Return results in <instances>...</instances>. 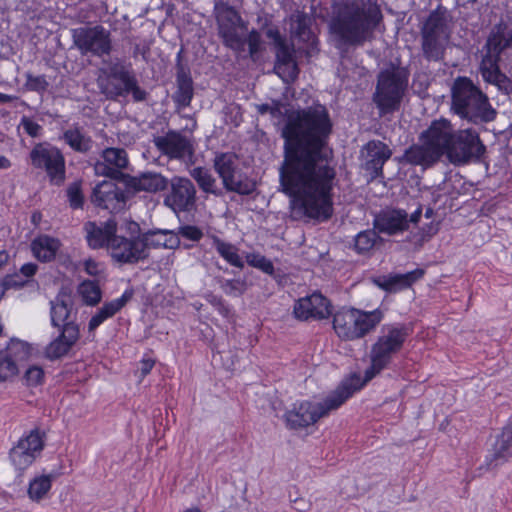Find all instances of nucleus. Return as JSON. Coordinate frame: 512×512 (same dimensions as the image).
Here are the masks:
<instances>
[{
    "instance_id": "obj_27",
    "label": "nucleus",
    "mask_w": 512,
    "mask_h": 512,
    "mask_svg": "<svg viewBox=\"0 0 512 512\" xmlns=\"http://www.w3.org/2000/svg\"><path fill=\"white\" fill-rule=\"evenodd\" d=\"M84 228L86 231L87 243L89 247L93 249L103 247L110 249L112 240L117 235V222L114 218H109L100 225L95 222L88 221Z\"/></svg>"
},
{
    "instance_id": "obj_11",
    "label": "nucleus",
    "mask_w": 512,
    "mask_h": 512,
    "mask_svg": "<svg viewBox=\"0 0 512 512\" xmlns=\"http://www.w3.org/2000/svg\"><path fill=\"white\" fill-rule=\"evenodd\" d=\"M105 80L100 84L102 92L109 99L132 95L135 102L146 100L147 92L139 84L131 63L116 59L103 70Z\"/></svg>"
},
{
    "instance_id": "obj_15",
    "label": "nucleus",
    "mask_w": 512,
    "mask_h": 512,
    "mask_svg": "<svg viewBox=\"0 0 512 512\" xmlns=\"http://www.w3.org/2000/svg\"><path fill=\"white\" fill-rule=\"evenodd\" d=\"M266 36L273 41L275 49L274 70L285 80H295L300 69L296 61L294 44L288 42L277 27L269 28L266 31Z\"/></svg>"
},
{
    "instance_id": "obj_26",
    "label": "nucleus",
    "mask_w": 512,
    "mask_h": 512,
    "mask_svg": "<svg viewBox=\"0 0 512 512\" xmlns=\"http://www.w3.org/2000/svg\"><path fill=\"white\" fill-rule=\"evenodd\" d=\"M134 289L128 287L124 290L122 295L109 302H105L103 306L91 317L88 323V333L90 341L95 339V330L102 325L106 320L112 318L117 314L125 305L133 298Z\"/></svg>"
},
{
    "instance_id": "obj_40",
    "label": "nucleus",
    "mask_w": 512,
    "mask_h": 512,
    "mask_svg": "<svg viewBox=\"0 0 512 512\" xmlns=\"http://www.w3.org/2000/svg\"><path fill=\"white\" fill-rule=\"evenodd\" d=\"M440 40L441 38L422 36V51L427 60L439 61L443 58L444 49Z\"/></svg>"
},
{
    "instance_id": "obj_36",
    "label": "nucleus",
    "mask_w": 512,
    "mask_h": 512,
    "mask_svg": "<svg viewBox=\"0 0 512 512\" xmlns=\"http://www.w3.org/2000/svg\"><path fill=\"white\" fill-rule=\"evenodd\" d=\"M295 37L311 50H318V38L311 29L310 21L305 15L298 16L295 27Z\"/></svg>"
},
{
    "instance_id": "obj_44",
    "label": "nucleus",
    "mask_w": 512,
    "mask_h": 512,
    "mask_svg": "<svg viewBox=\"0 0 512 512\" xmlns=\"http://www.w3.org/2000/svg\"><path fill=\"white\" fill-rule=\"evenodd\" d=\"M66 143L78 152H87L91 147L90 140L78 130H66Z\"/></svg>"
},
{
    "instance_id": "obj_37",
    "label": "nucleus",
    "mask_w": 512,
    "mask_h": 512,
    "mask_svg": "<svg viewBox=\"0 0 512 512\" xmlns=\"http://www.w3.org/2000/svg\"><path fill=\"white\" fill-rule=\"evenodd\" d=\"M445 29L446 19L443 13L438 10H434L429 14L423 25L422 36L441 38L445 33Z\"/></svg>"
},
{
    "instance_id": "obj_2",
    "label": "nucleus",
    "mask_w": 512,
    "mask_h": 512,
    "mask_svg": "<svg viewBox=\"0 0 512 512\" xmlns=\"http://www.w3.org/2000/svg\"><path fill=\"white\" fill-rule=\"evenodd\" d=\"M382 20L383 14L377 4L341 0L332 4L328 28L339 46L359 47L373 39Z\"/></svg>"
},
{
    "instance_id": "obj_19",
    "label": "nucleus",
    "mask_w": 512,
    "mask_h": 512,
    "mask_svg": "<svg viewBox=\"0 0 512 512\" xmlns=\"http://www.w3.org/2000/svg\"><path fill=\"white\" fill-rule=\"evenodd\" d=\"M332 308L330 299L315 291L295 301L293 314L300 321L325 320L332 315Z\"/></svg>"
},
{
    "instance_id": "obj_64",
    "label": "nucleus",
    "mask_w": 512,
    "mask_h": 512,
    "mask_svg": "<svg viewBox=\"0 0 512 512\" xmlns=\"http://www.w3.org/2000/svg\"><path fill=\"white\" fill-rule=\"evenodd\" d=\"M184 512H201V511L199 508L193 507V508L186 509Z\"/></svg>"
},
{
    "instance_id": "obj_5",
    "label": "nucleus",
    "mask_w": 512,
    "mask_h": 512,
    "mask_svg": "<svg viewBox=\"0 0 512 512\" xmlns=\"http://www.w3.org/2000/svg\"><path fill=\"white\" fill-rule=\"evenodd\" d=\"M215 19L218 36L226 48L240 54L245 51L247 45L250 58L253 60L258 58L263 50L261 33L253 28L246 35L248 23L233 6L224 3L217 5Z\"/></svg>"
},
{
    "instance_id": "obj_54",
    "label": "nucleus",
    "mask_w": 512,
    "mask_h": 512,
    "mask_svg": "<svg viewBox=\"0 0 512 512\" xmlns=\"http://www.w3.org/2000/svg\"><path fill=\"white\" fill-rule=\"evenodd\" d=\"M258 111L261 114L269 113L273 117H279L282 113V105L279 102L273 104L264 103L259 106Z\"/></svg>"
},
{
    "instance_id": "obj_10",
    "label": "nucleus",
    "mask_w": 512,
    "mask_h": 512,
    "mask_svg": "<svg viewBox=\"0 0 512 512\" xmlns=\"http://www.w3.org/2000/svg\"><path fill=\"white\" fill-rule=\"evenodd\" d=\"M383 318L384 312L380 308L365 311L343 307L333 315L332 326L341 340L355 341L374 331Z\"/></svg>"
},
{
    "instance_id": "obj_14",
    "label": "nucleus",
    "mask_w": 512,
    "mask_h": 512,
    "mask_svg": "<svg viewBox=\"0 0 512 512\" xmlns=\"http://www.w3.org/2000/svg\"><path fill=\"white\" fill-rule=\"evenodd\" d=\"M29 158L34 168L47 173L51 183L61 185L64 182V156L60 148L48 142L37 143Z\"/></svg>"
},
{
    "instance_id": "obj_56",
    "label": "nucleus",
    "mask_w": 512,
    "mask_h": 512,
    "mask_svg": "<svg viewBox=\"0 0 512 512\" xmlns=\"http://www.w3.org/2000/svg\"><path fill=\"white\" fill-rule=\"evenodd\" d=\"M161 236L162 235L157 234V233H151V234H145L143 236H140V238H141V240L149 239V240H147V242H149L147 244V250H148L150 247L158 248L160 246H166L164 244V242L160 239Z\"/></svg>"
},
{
    "instance_id": "obj_51",
    "label": "nucleus",
    "mask_w": 512,
    "mask_h": 512,
    "mask_svg": "<svg viewBox=\"0 0 512 512\" xmlns=\"http://www.w3.org/2000/svg\"><path fill=\"white\" fill-rule=\"evenodd\" d=\"M24 378L26 380L27 385H37L42 381L43 370L38 366H32L26 370Z\"/></svg>"
},
{
    "instance_id": "obj_41",
    "label": "nucleus",
    "mask_w": 512,
    "mask_h": 512,
    "mask_svg": "<svg viewBox=\"0 0 512 512\" xmlns=\"http://www.w3.org/2000/svg\"><path fill=\"white\" fill-rule=\"evenodd\" d=\"M8 357L15 360L16 364L25 361L30 355V346L21 340L12 339L3 352Z\"/></svg>"
},
{
    "instance_id": "obj_29",
    "label": "nucleus",
    "mask_w": 512,
    "mask_h": 512,
    "mask_svg": "<svg viewBox=\"0 0 512 512\" xmlns=\"http://www.w3.org/2000/svg\"><path fill=\"white\" fill-rule=\"evenodd\" d=\"M512 457V424L503 427L493 447V453L486 457L487 469L507 462Z\"/></svg>"
},
{
    "instance_id": "obj_50",
    "label": "nucleus",
    "mask_w": 512,
    "mask_h": 512,
    "mask_svg": "<svg viewBox=\"0 0 512 512\" xmlns=\"http://www.w3.org/2000/svg\"><path fill=\"white\" fill-rule=\"evenodd\" d=\"M179 234L183 238L191 240L193 242H198L203 237L202 230L195 225H185L180 227Z\"/></svg>"
},
{
    "instance_id": "obj_53",
    "label": "nucleus",
    "mask_w": 512,
    "mask_h": 512,
    "mask_svg": "<svg viewBox=\"0 0 512 512\" xmlns=\"http://www.w3.org/2000/svg\"><path fill=\"white\" fill-rule=\"evenodd\" d=\"M26 283L25 280L21 279L18 274L6 275L1 282V287L3 290H8L10 288H19L22 287Z\"/></svg>"
},
{
    "instance_id": "obj_12",
    "label": "nucleus",
    "mask_w": 512,
    "mask_h": 512,
    "mask_svg": "<svg viewBox=\"0 0 512 512\" xmlns=\"http://www.w3.org/2000/svg\"><path fill=\"white\" fill-rule=\"evenodd\" d=\"M486 146L479 133L472 128L453 131L447 158L455 165H464L481 160Z\"/></svg>"
},
{
    "instance_id": "obj_25",
    "label": "nucleus",
    "mask_w": 512,
    "mask_h": 512,
    "mask_svg": "<svg viewBox=\"0 0 512 512\" xmlns=\"http://www.w3.org/2000/svg\"><path fill=\"white\" fill-rule=\"evenodd\" d=\"M155 145L169 159L184 160L193 154L191 142L176 131H169L165 136L158 137Z\"/></svg>"
},
{
    "instance_id": "obj_3",
    "label": "nucleus",
    "mask_w": 512,
    "mask_h": 512,
    "mask_svg": "<svg viewBox=\"0 0 512 512\" xmlns=\"http://www.w3.org/2000/svg\"><path fill=\"white\" fill-rule=\"evenodd\" d=\"M409 335L410 329L405 324H396L389 326L386 332L377 337L371 345L370 364L365 369L364 375L361 376L359 372H351L341 380L353 396L390 366L394 356L402 350Z\"/></svg>"
},
{
    "instance_id": "obj_18",
    "label": "nucleus",
    "mask_w": 512,
    "mask_h": 512,
    "mask_svg": "<svg viewBox=\"0 0 512 512\" xmlns=\"http://www.w3.org/2000/svg\"><path fill=\"white\" fill-rule=\"evenodd\" d=\"M362 169L369 176L370 181L384 177V165L391 158V148L381 140L372 139L363 145Z\"/></svg>"
},
{
    "instance_id": "obj_23",
    "label": "nucleus",
    "mask_w": 512,
    "mask_h": 512,
    "mask_svg": "<svg viewBox=\"0 0 512 512\" xmlns=\"http://www.w3.org/2000/svg\"><path fill=\"white\" fill-rule=\"evenodd\" d=\"M373 227L388 236L401 234L409 229L408 214L404 209L382 210L374 217Z\"/></svg>"
},
{
    "instance_id": "obj_57",
    "label": "nucleus",
    "mask_w": 512,
    "mask_h": 512,
    "mask_svg": "<svg viewBox=\"0 0 512 512\" xmlns=\"http://www.w3.org/2000/svg\"><path fill=\"white\" fill-rule=\"evenodd\" d=\"M37 268L38 266L35 263H26L21 267L20 272L26 278H30L35 275Z\"/></svg>"
},
{
    "instance_id": "obj_61",
    "label": "nucleus",
    "mask_w": 512,
    "mask_h": 512,
    "mask_svg": "<svg viewBox=\"0 0 512 512\" xmlns=\"http://www.w3.org/2000/svg\"><path fill=\"white\" fill-rule=\"evenodd\" d=\"M9 260V254L6 250H0V270L3 268L4 265L7 264Z\"/></svg>"
},
{
    "instance_id": "obj_24",
    "label": "nucleus",
    "mask_w": 512,
    "mask_h": 512,
    "mask_svg": "<svg viewBox=\"0 0 512 512\" xmlns=\"http://www.w3.org/2000/svg\"><path fill=\"white\" fill-rule=\"evenodd\" d=\"M64 294L63 288H60L57 297L51 301V323L58 328V336L46 347L45 354L47 358L54 360L64 355Z\"/></svg>"
},
{
    "instance_id": "obj_30",
    "label": "nucleus",
    "mask_w": 512,
    "mask_h": 512,
    "mask_svg": "<svg viewBox=\"0 0 512 512\" xmlns=\"http://www.w3.org/2000/svg\"><path fill=\"white\" fill-rule=\"evenodd\" d=\"M131 187L136 191L157 193L167 189L168 180L159 173L146 172L130 181Z\"/></svg>"
},
{
    "instance_id": "obj_49",
    "label": "nucleus",
    "mask_w": 512,
    "mask_h": 512,
    "mask_svg": "<svg viewBox=\"0 0 512 512\" xmlns=\"http://www.w3.org/2000/svg\"><path fill=\"white\" fill-rule=\"evenodd\" d=\"M19 127H22L25 133L29 136L36 138L42 135V127L37 122H35L32 118L23 116L21 118V122Z\"/></svg>"
},
{
    "instance_id": "obj_8",
    "label": "nucleus",
    "mask_w": 512,
    "mask_h": 512,
    "mask_svg": "<svg viewBox=\"0 0 512 512\" xmlns=\"http://www.w3.org/2000/svg\"><path fill=\"white\" fill-rule=\"evenodd\" d=\"M352 397L353 395L346 385L340 381L336 388L320 403H313L308 400L295 402L292 409L286 411L284 415L286 426L290 430H301L314 425L320 418L339 409Z\"/></svg>"
},
{
    "instance_id": "obj_39",
    "label": "nucleus",
    "mask_w": 512,
    "mask_h": 512,
    "mask_svg": "<svg viewBox=\"0 0 512 512\" xmlns=\"http://www.w3.org/2000/svg\"><path fill=\"white\" fill-rule=\"evenodd\" d=\"M378 239V232L374 228L361 231L354 238V250L358 254H365L372 250Z\"/></svg>"
},
{
    "instance_id": "obj_59",
    "label": "nucleus",
    "mask_w": 512,
    "mask_h": 512,
    "mask_svg": "<svg viewBox=\"0 0 512 512\" xmlns=\"http://www.w3.org/2000/svg\"><path fill=\"white\" fill-rule=\"evenodd\" d=\"M421 216H422V208L421 207H418L411 215H410V218H408V221L409 223L412 222V223H415L417 224L420 219H421Z\"/></svg>"
},
{
    "instance_id": "obj_22",
    "label": "nucleus",
    "mask_w": 512,
    "mask_h": 512,
    "mask_svg": "<svg viewBox=\"0 0 512 512\" xmlns=\"http://www.w3.org/2000/svg\"><path fill=\"white\" fill-rule=\"evenodd\" d=\"M42 449L43 441L40 434L32 431L10 450V459L17 469L24 470L34 462Z\"/></svg>"
},
{
    "instance_id": "obj_13",
    "label": "nucleus",
    "mask_w": 512,
    "mask_h": 512,
    "mask_svg": "<svg viewBox=\"0 0 512 512\" xmlns=\"http://www.w3.org/2000/svg\"><path fill=\"white\" fill-rule=\"evenodd\" d=\"M214 168L222 179L224 188L239 195H250L256 190V184L237 167V157L233 153H221L215 157Z\"/></svg>"
},
{
    "instance_id": "obj_4",
    "label": "nucleus",
    "mask_w": 512,
    "mask_h": 512,
    "mask_svg": "<svg viewBox=\"0 0 512 512\" xmlns=\"http://www.w3.org/2000/svg\"><path fill=\"white\" fill-rule=\"evenodd\" d=\"M454 127L446 118L434 119L418 136V143L405 149L402 161L423 169L431 168L448 156Z\"/></svg>"
},
{
    "instance_id": "obj_33",
    "label": "nucleus",
    "mask_w": 512,
    "mask_h": 512,
    "mask_svg": "<svg viewBox=\"0 0 512 512\" xmlns=\"http://www.w3.org/2000/svg\"><path fill=\"white\" fill-rule=\"evenodd\" d=\"M59 247L60 242L49 236H40L31 244L34 256L44 262L54 259Z\"/></svg>"
},
{
    "instance_id": "obj_55",
    "label": "nucleus",
    "mask_w": 512,
    "mask_h": 512,
    "mask_svg": "<svg viewBox=\"0 0 512 512\" xmlns=\"http://www.w3.org/2000/svg\"><path fill=\"white\" fill-rule=\"evenodd\" d=\"M83 269L90 276H98L102 270L100 264L92 258L83 261Z\"/></svg>"
},
{
    "instance_id": "obj_63",
    "label": "nucleus",
    "mask_w": 512,
    "mask_h": 512,
    "mask_svg": "<svg viewBox=\"0 0 512 512\" xmlns=\"http://www.w3.org/2000/svg\"><path fill=\"white\" fill-rule=\"evenodd\" d=\"M15 99L14 96L0 93V103H9Z\"/></svg>"
},
{
    "instance_id": "obj_42",
    "label": "nucleus",
    "mask_w": 512,
    "mask_h": 512,
    "mask_svg": "<svg viewBox=\"0 0 512 512\" xmlns=\"http://www.w3.org/2000/svg\"><path fill=\"white\" fill-rule=\"evenodd\" d=\"M245 259L249 266L259 269L269 276H274L275 268L273 262L266 256L258 252H250L246 254Z\"/></svg>"
},
{
    "instance_id": "obj_47",
    "label": "nucleus",
    "mask_w": 512,
    "mask_h": 512,
    "mask_svg": "<svg viewBox=\"0 0 512 512\" xmlns=\"http://www.w3.org/2000/svg\"><path fill=\"white\" fill-rule=\"evenodd\" d=\"M25 86L28 90L43 92L47 89L48 82L46 78L42 75L34 76L31 73H27Z\"/></svg>"
},
{
    "instance_id": "obj_1",
    "label": "nucleus",
    "mask_w": 512,
    "mask_h": 512,
    "mask_svg": "<svg viewBox=\"0 0 512 512\" xmlns=\"http://www.w3.org/2000/svg\"><path fill=\"white\" fill-rule=\"evenodd\" d=\"M331 132L332 122L325 107H309L289 115L282 131L281 191L290 199L292 210L309 219L327 221L334 212L336 173L327 164L319 165Z\"/></svg>"
},
{
    "instance_id": "obj_7",
    "label": "nucleus",
    "mask_w": 512,
    "mask_h": 512,
    "mask_svg": "<svg viewBox=\"0 0 512 512\" xmlns=\"http://www.w3.org/2000/svg\"><path fill=\"white\" fill-rule=\"evenodd\" d=\"M510 48H512V18H502L489 32L480 62L483 79L499 89H507L511 84L510 79L499 66L501 54Z\"/></svg>"
},
{
    "instance_id": "obj_58",
    "label": "nucleus",
    "mask_w": 512,
    "mask_h": 512,
    "mask_svg": "<svg viewBox=\"0 0 512 512\" xmlns=\"http://www.w3.org/2000/svg\"><path fill=\"white\" fill-rule=\"evenodd\" d=\"M155 365V361L153 359H142L141 360V372L145 376L151 372Z\"/></svg>"
},
{
    "instance_id": "obj_45",
    "label": "nucleus",
    "mask_w": 512,
    "mask_h": 512,
    "mask_svg": "<svg viewBox=\"0 0 512 512\" xmlns=\"http://www.w3.org/2000/svg\"><path fill=\"white\" fill-rule=\"evenodd\" d=\"M18 364L15 360L0 351V381H7L18 373Z\"/></svg>"
},
{
    "instance_id": "obj_52",
    "label": "nucleus",
    "mask_w": 512,
    "mask_h": 512,
    "mask_svg": "<svg viewBox=\"0 0 512 512\" xmlns=\"http://www.w3.org/2000/svg\"><path fill=\"white\" fill-rule=\"evenodd\" d=\"M223 289L228 295H241L244 289V282L237 279H228L225 281Z\"/></svg>"
},
{
    "instance_id": "obj_43",
    "label": "nucleus",
    "mask_w": 512,
    "mask_h": 512,
    "mask_svg": "<svg viewBox=\"0 0 512 512\" xmlns=\"http://www.w3.org/2000/svg\"><path fill=\"white\" fill-rule=\"evenodd\" d=\"M51 488V478L49 476H40L30 482L28 494L33 500L42 499Z\"/></svg>"
},
{
    "instance_id": "obj_20",
    "label": "nucleus",
    "mask_w": 512,
    "mask_h": 512,
    "mask_svg": "<svg viewBox=\"0 0 512 512\" xmlns=\"http://www.w3.org/2000/svg\"><path fill=\"white\" fill-rule=\"evenodd\" d=\"M147 240H141L140 236L126 238L116 235L109 249L111 257L121 264H136L145 260L149 256Z\"/></svg>"
},
{
    "instance_id": "obj_31",
    "label": "nucleus",
    "mask_w": 512,
    "mask_h": 512,
    "mask_svg": "<svg viewBox=\"0 0 512 512\" xmlns=\"http://www.w3.org/2000/svg\"><path fill=\"white\" fill-rule=\"evenodd\" d=\"M194 96L193 80L189 73L184 71L177 74V89L173 100L178 109L190 106Z\"/></svg>"
},
{
    "instance_id": "obj_16",
    "label": "nucleus",
    "mask_w": 512,
    "mask_h": 512,
    "mask_svg": "<svg viewBox=\"0 0 512 512\" xmlns=\"http://www.w3.org/2000/svg\"><path fill=\"white\" fill-rule=\"evenodd\" d=\"M73 40L83 53L102 57L112 51L111 34L102 25L80 27L73 30Z\"/></svg>"
},
{
    "instance_id": "obj_21",
    "label": "nucleus",
    "mask_w": 512,
    "mask_h": 512,
    "mask_svg": "<svg viewBox=\"0 0 512 512\" xmlns=\"http://www.w3.org/2000/svg\"><path fill=\"white\" fill-rule=\"evenodd\" d=\"M128 195L126 190L112 181L98 183L92 192V203L110 213H117L124 209Z\"/></svg>"
},
{
    "instance_id": "obj_48",
    "label": "nucleus",
    "mask_w": 512,
    "mask_h": 512,
    "mask_svg": "<svg viewBox=\"0 0 512 512\" xmlns=\"http://www.w3.org/2000/svg\"><path fill=\"white\" fill-rule=\"evenodd\" d=\"M80 338L79 325L66 321V354L77 343Z\"/></svg>"
},
{
    "instance_id": "obj_17",
    "label": "nucleus",
    "mask_w": 512,
    "mask_h": 512,
    "mask_svg": "<svg viewBox=\"0 0 512 512\" xmlns=\"http://www.w3.org/2000/svg\"><path fill=\"white\" fill-rule=\"evenodd\" d=\"M164 204L175 213H188L196 207V188L185 177L175 176L170 182V191L164 198Z\"/></svg>"
},
{
    "instance_id": "obj_60",
    "label": "nucleus",
    "mask_w": 512,
    "mask_h": 512,
    "mask_svg": "<svg viewBox=\"0 0 512 512\" xmlns=\"http://www.w3.org/2000/svg\"><path fill=\"white\" fill-rule=\"evenodd\" d=\"M422 230L424 235L431 237L437 233L438 229L433 225V223H430L423 227Z\"/></svg>"
},
{
    "instance_id": "obj_9",
    "label": "nucleus",
    "mask_w": 512,
    "mask_h": 512,
    "mask_svg": "<svg viewBox=\"0 0 512 512\" xmlns=\"http://www.w3.org/2000/svg\"><path fill=\"white\" fill-rule=\"evenodd\" d=\"M409 77L408 69L400 66H392L378 73L372 101L379 116L391 115L400 110L408 89Z\"/></svg>"
},
{
    "instance_id": "obj_62",
    "label": "nucleus",
    "mask_w": 512,
    "mask_h": 512,
    "mask_svg": "<svg viewBox=\"0 0 512 512\" xmlns=\"http://www.w3.org/2000/svg\"><path fill=\"white\" fill-rule=\"evenodd\" d=\"M11 166V162L5 156H0V169H7Z\"/></svg>"
},
{
    "instance_id": "obj_46",
    "label": "nucleus",
    "mask_w": 512,
    "mask_h": 512,
    "mask_svg": "<svg viewBox=\"0 0 512 512\" xmlns=\"http://www.w3.org/2000/svg\"><path fill=\"white\" fill-rule=\"evenodd\" d=\"M66 196L72 209H82L84 206V195L80 182H73L66 189Z\"/></svg>"
},
{
    "instance_id": "obj_32",
    "label": "nucleus",
    "mask_w": 512,
    "mask_h": 512,
    "mask_svg": "<svg viewBox=\"0 0 512 512\" xmlns=\"http://www.w3.org/2000/svg\"><path fill=\"white\" fill-rule=\"evenodd\" d=\"M211 240L212 247L226 263L238 269L244 268V262L239 255V248L236 245L224 241L217 235H211Z\"/></svg>"
},
{
    "instance_id": "obj_6",
    "label": "nucleus",
    "mask_w": 512,
    "mask_h": 512,
    "mask_svg": "<svg viewBox=\"0 0 512 512\" xmlns=\"http://www.w3.org/2000/svg\"><path fill=\"white\" fill-rule=\"evenodd\" d=\"M451 110L473 124L491 122L497 115L487 95L467 76H458L453 82Z\"/></svg>"
},
{
    "instance_id": "obj_35",
    "label": "nucleus",
    "mask_w": 512,
    "mask_h": 512,
    "mask_svg": "<svg viewBox=\"0 0 512 512\" xmlns=\"http://www.w3.org/2000/svg\"><path fill=\"white\" fill-rule=\"evenodd\" d=\"M77 291L82 302L87 306L94 307L102 300V290L97 280H83L78 285Z\"/></svg>"
},
{
    "instance_id": "obj_28",
    "label": "nucleus",
    "mask_w": 512,
    "mask_h": 512,
    "mask_svg": "<svg viewBox=\"0 0 512 512\" xmlns=\"http://www.w3.org/2000/svg\"><path fill=\"white\" fill-rule=\"evenodd\" d=\"M103 162L95 165L97 174L107 176L111 179H118L122 175L121 170L128 165V155L123 148H106L103 153Z\"/></svg>"
},
{
    "instance_id": "obj_38",
    "label": "nucleus",
    "mask_w": 512,
    "mask_h": 512,
    "mask_svg": "<svg viewBox=\"0 0 512 512\" xmlns=\"http://www.w3.org/2000/svg\"><path fill=\"white\" fill-rule=\"evenodd\" d=\"M191 177L197 182L199 188L207 193L218 195L216 189V179L211 174L210 170L205 167H195L190 172Z\"/></svg>"
},
{
    "instance_id": "obj_34",
    "label": "nucleus",
    "mask_w": 512,
    "mask_h": 512,
    "mask_svg": "<svg viewBox=\"0 0 512 512\" xmlns=\"http://www.w3.org/2000/svg\"><path fill=\"white\" fill-rule=\"evenodd\" d=\"M425 274L422 268H416L404 274L390 275L385 283L386 290L407 289L420 280Z\"/></svg>"
}]
</instances>
